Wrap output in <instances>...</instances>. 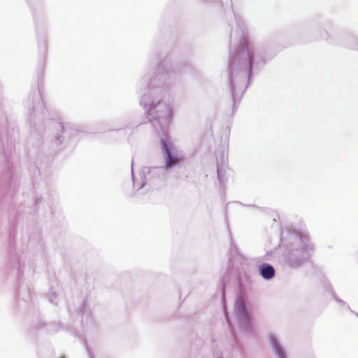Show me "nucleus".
<instances>
[{"label":"nucleus","instance_id":"f03ea898","mask_svg":"<svg viewBox=\"0 0 358 358\" xmlns=\"http://www.w3.org/2000/svg\"><path fill=\"white\" fill-rule=\"evenodd\" d=\"M164 149L166 152V167H172L176 165L180 162V158L177 155H173L165 144Z\"/></svg>","mask_w":358,"mask_h":358},{"label":"nucleus","instance_id":"7ed1b4c3","mask_svg":"<svg viewBox=\"0 0 358 358\" xmlns=\"http://www.w3.org/2000/svg\"><path fill=\"white\" fill-rule=\"evenodd\" d=\"M260 273L264 278L271 279L274 276L275 270L272 266L264 264L261 266Z\"/></svg>","mask_w":358,"mask_h":358},{"label":"nucleus","instance_id":"f257e3e1","mask_svg":"<svg viewBox=\"0 0 358 358\" xmlns=\"http://www.w3.org/2000/svg\"><path fill=\"white\" fill-rule=\"evenodd\" d=\"M312 250L313 248L308 245H306V247L301 250H297L295 255L296 257L297 258L296 264H299L306 260H308L311 256Z\"/></svg>","mask_w":358,"mask_h":358}]
</instances>
